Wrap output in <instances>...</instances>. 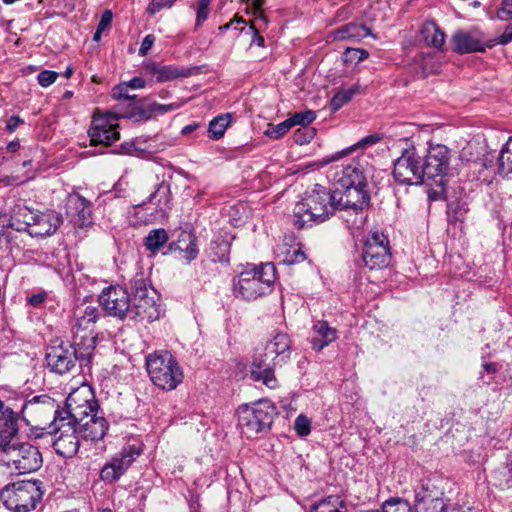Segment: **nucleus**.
I'll return each mask as SVG.
<instances>
[{
    "label": "nucleus",
    "mask_w": 512,
    "mask_h": 512,
    "mask_svg": "<svg viewBox=\"0 0 512 512\" xmlns=\"http://www.w3.org/2000/svg\"><path fill=\"white\" fill-rule=\"evenodd\" d=\"M181 103H171V104H158V103H153L151 105V112H155V113H159V114H164V113H167V112H170V111H174V110H177L178 108L181 107Z\"/></svg>",
    "instance_id": "obj_51"
},
{
    "label": "nucleus",
    "mask_w": 512,
    "mask_h": 512,
    "mask_svg": "<svg viewBox=\"0 0 512 512\" xmlns=\"http://www.w3.org/2000/svg\"><path fill=\"white\" fill-rule=\"evenodd\" d=\"M176 0H152L148 6V12L155 14L164 8H170Z\"/></svg>",
    "instance_id": "obj_50"
},
{
    "label": "nucleus",
    "mask_w": 512,
    "mask_h": 512,
    "mask_svg": "<svg viewBox=\"0 0 512 512\" xmlns=\"http://www.w3.org/2000/svg\"><path fill=\"white\" fill-rule=\"evenodd\" d=\"M133 297L131 298L129 320L153 322L160 316V309L156 303L157 294L152 287H148L145 280L135 278L131 281Z\"/></svg>",
    "instance_id": "obj_12"
},
{
    "label": "nucleus",
    "mask_w": 512,
    "mask_h": 512,
    "mask_svg": "<svg viewBox=\"0 0 512 512\" xmlns=\"http://www.w3.org/2000/svg\"><path fill=\"white\" fill-rule=\"evenodd\" d=\"M289 119L293 127L297 125L306 127L316 119V113L312 110H306L293 114Z\"/></svg>",
    "instance_id": "obj_43"
},
{
    "label": "nucleus",
    "mask_w": 512,
    "mask_h": 512,
    "mask_svg": "<svg viewBox=\"0 0 512 512\" xmlns=\"http://www.w3.org/2000/svg\"><path fill=\"white\" fill-rule=\"evenodd\" d=\"M381 138L382 137L378 134H372V135L365 136L364 138L359 140L357 143H355L351 147L344 149L341 152H338L337 154L333 155L328 162L338 160L342 156H345V155L351 153L352 151H355L356 149H363L368 146H372V145L378 143L381 140Z\"/></svg>",
    "instance_id": "obj_37"
},
{
    "label": "nucleus",
    "mask_w": 512,
    "mask_h": 512,
    "mask_svg": "<svg viewBox=\"0 0 512 512\" xmlns=\"http://www.w3.org/2000/svg\"><path fill=\"white\" fill-rule=\"evenodd\" d=\"M294 428L299 436H307L311 431V422L305 415L301 414L295 419Z\"/></svg>",
    "instance_id": "obj_47"
},
{
    "label": "nucleus",
    "mask_w": 512,
    "mask_h": 512,
    "mask_svg": "<svg viewBox=\"0 0 512 512\" xmlns=\"http://www.w3.org/2000/svg\"><path fill=\"white\" fill-rule=\"evenodd\" d=\"M147 203L152 204L155 209L156 216L165 217L172 208V196L170 190V184L162 181L157 184L155 191L152 192ZM146 205V202L138 204L135 208L140 209Z\"/></svg>",
    "instance_id": "obj_25"
},
{
    "label": "nucleus",
    "mask_w": 512,
    "mask_h": 512,
    "mask_svg": "<svg viewBox=\"0 0 512 512\" xmlns=\"http://www.w3.org/2000/svg\"><path fill=\"white\" fill-rule=\"evenodd\" d=\"M126 84L132 89H139L145 86V80L141 77H134L130 81L126 82Z\"/></svg>",
    "instance_id": "obj_59"
},
{
    "label": "nucleus",
    "mask_w": 512,
    "mask_h": 512,
    "mask_svg": "<svg viewBox=\"0 0 512 512\" xmlns=\"http://www.w3.org/2000/svg\"><path fill=\"white\" fill-rule=\"evenodd\" d=\"M152 72L158 82H165L187 75L173 66L153 67Z\"/></svg>",
    "instance_id": "obj_39"
},
{
    "label": "nucleus",
    "mask_w": 512,
    "mask_h": 512,
    "mask_svg": "<svg viewBox=\"0 0 512 512\" xmlns=\"http://www.w3.org/2000/svg\"><path fill=\"white\" fill-rule=\"evenodd\" d=\"M450 150L442 144L429 145L423 154L425 184L429 186L428 198L431 201L444 199L449 170Z\"/></svg>",
    "instance_id": "obj_4"
},
{
    "label": "nucleus",
    "mask_w": 512,
    "mask_h": 512,
    "mask_svg": "<svg viewBox=\"0 0 512 512\" xmlns=\"http://www.w3.org/2000/svg\"><path fill=\"white\" fill-rule=\"evenodd\" d=\"M313 136H314V130L305 132V131H302L301 129H297L294 132L293 138L297 144L303 145L305 143L310 142V140L313 138Z\"/></svg>",
    "instance_id": "obj_52"
},
{
    "label": "nucleus",
    "mask_w": 512,
    "mask_h": 512,
    "mask_svg": "<svg viewBox=\"0 0 512 512\" xmlns=\"http://www.w3.org/2000/svg\"><path fill=\"white\" fill-rule=\"evenodd\" d=\"M512 42V27L507 28L499 37V44L506 45Z\"/></svg>",
    "instance_id": "obj_60"
},
{
    "label": "nucleus",
    "mask_w": 512,
    "mask_h": 512,
    "mask_svg": "<svg viewBox=\"0 0 512 512\" xmlns=\"http://www.w3.org/2000/svg\"><path fill=\"white\" fill-rule=\"evenodd\" d=\"M367 36H372L375 38V35L372 34L368 27L356 22H350L342 25L330 33V37L335 41L358 42Z\"/></svg>",
    "instance_id": "obj_28"
},
{
    "label": "nucleus",
    "mask_w": 512,
    "mask_h": 512,
    "mask_svg": "<svg viewBox=\"0 0 512 512\" xmlns=\"http://www.w3.org/2000/svg\"><path fill=\"white\" fill-rule=\"evenodd\" d=\"M292 127V123L288 118L276 125L269 124L267 130L265 131V134L269 138L276 140L284 136Z\"/></svg>",
    "instance_id": "obj_40"
},
{
    "label": "nucleus",
    "mask_w": 512,
    "mask_h": 512,
    "mask_svg": "<svg viewBox=\"0 0 512 512\" xmlns=\"http://www.w3.org/2000/svg\"><path fill=\"white\" fill-rule=\"evenodd\" d=\"M453 51L458 54L484 52L485 45L477 31H456L451 37Z\"/></svg>",
    "instance_id": "obj_24"
},
{
    "label": "nucleus",
    "mask_w": 512,
    "mask_h": 512,
    "mask_svg": "<svg viewBox=\"0 0 512 512\" xmlns=\"http://www.w3.org/2000/svg\"><path fill=\"white\" fill-rule=\"evenodd\" d=\"M23 226H17V231H27L32 237H46L56 232L61 224L60 217L53 211L33 212L24 215Z\"/></svg>",
    "instance_id": "obj_20"
},
{
    "label": "nucleus",
    "mask_w": 512,
    "mask_h": 512,
    "mask_svg": "<svg viewBox=\"0 0 512 512\" xmlns=\"http://www.w3.org/2000/svg\"><path fill=\"white\" fill-rule=\"evenodd\" d=\"M250 28L254 31V38L253 42L256 43L258 46L263 47L264 46V38L259 35L258 28H256L254 25H251Z\"/></svg>",
    "instance_id": "obj_61"
},
{
    "label": "nucleus",
    "mask_w": 512,
    "mask_h": 512,
    "mask_svg": "<svg viewBox=\"0 0 512 512\" xmlns=\"http://www.w3.org/2000/svg\"><path fill=\"white\" fill-rule=\"evenodd\" d=\"M311 512H347V507L339 496L331 495L313 504Z\"/></svg>",
    "instance_id": "obj_33"
},
{
    "label": "nucleus",
    "mask_w": 512,
    "mask_h": 512,
    "mask_svg": "<svg viewBox=\"0 0 512 512\" xmlns=\"http://www.w3.org/2000/svg\"><path fill=\"white\" fill-rule=\"evenodd\" d=\"M498 171L507 177L512 174V136L502 147L498 157Z\"/></svg>",
    "instance_id": "obj_36"
},
{
    "label": "nucleus",
    "mask_w": 512,
    "mask_h": 512,
    "mask_svg": "<svg viewBox=\"0 0 512 512\" xmlns=\"http://www.w3.org/2000/svg\"><path fill=\"white\" fill-rule=\"evenodd\" d=\"M129 89L130 87L126 84V82H124L118 84L112 90L113 98L130 102L129 110L124 113L123 116L135 120L148 119L150 117V113L143 108L142 101L137 100L136 95L129 94Z\"/></svg>",
    "instance_id": "obj_26"
},
{
    "label": "nucleus",
    "mask_w": 512,
    "mask_h": 512,
    "mask_svg": "<svg viewBox=\"0 0 512 512\" xmlns=\"http://www.w3.org/2000/svg\"><path fill=\"white\" fill-rule=\"evenodd\" d=\"M312 332L313 336L310 343L312 348L318 352L338 338L337 330L324 320L316 321L312 327Z\"/></svg>",
    "instance_id": "obj_29"
},
{
    "label": "nucleus",
    "mask_w": 512,
    "mask_h": 512,
    "mask_svg": "<svg viewBox=\"0 0 512 512\" xmlns=\"http://www.w3.org/2000/svg\"><path fill=\"white\" fill-rule=\"evenodd\" d=\"M146 370L152 383L165 391H172L183 381V371L167 350L154 351L146 356Z\"/></svg>",
    "instance_id": "obj_6"
},
{
    "label": "nucleus",
    "mask_w": 512,
    "mask_h": 512,
    "mask_svg": "<svg viewBox=\"0 0 512 512\" xmlns=\"http://www.w3.org/2000/svg\"><path fill=\"white\" fill-rule=\"evenodd\" d=\"M423 153L414 145L402 149L401 155L395 160L393 177L400 185L425 184L423 170Z\"/></svg>",
    "instance_id": "obj_15"
},
{
    "label": "nucleus",
    "mask_w": 512,
    "mask_h": 512,
    "mask_svg": "<svg viewBox=\"0 0 512 512\" xmlns=\"http://www.w3.org/2000/svg\"><path fill=\"white\" fill-rule=\"evenodd\" d=\"M432 501L423 502L422 509H415L416 512H444L445 503L442 498L438 496V493L433 495Z\"/></svg>",
    "instance_id": "obj_45"
},
{
    "label": "nucleus",
    "mask_w": 512,
    "mask_h": 512,
    "mask_svg": "<svg viewBox=\"0 0 512 512\" xmlns=\"http://www.w3.org/2000/svg\"><path fill=\"white\" fill-rule=\"evenodd\" d=\"M169 236L165 229H153L144 239L146 249L153 254L158 252L168 241Z\"/></svg>",
    "instance_id": "obj_34"
},
{
    "label": "nucleus",
    "mask_w": 512,
    "mask_h": 512,
    "mask_svg": "<svg viewBox=\"0 0 512 512\" xmlns=\"http://www.w3.org/2000/svg\"><path fill=\"white\" fill-rule=\"evenodd\" d=\"M265 0H253V8H254V15L256 16L257 20L263 21L266 23V18L263 15L262 6L264 5Z\"/></svg>",
    "instance_id": "obj_56"
},
{
    "label": "nucleus",
    "mask_w": 512,
    "mask_h": 512,
    "mask_svg": "<svg viewBox=\"0 0 512 512\" xmlns=\"http://www.w3.org/2000/svg\"><path fill=\"white\" fill-rule=\"evenodd\" d=\"M276 414V407L267 399L244 404L237 410V427L246 438H255L270 429Z\"/></svg>",
    "instance_id": "obj_5"
},
{
    "label": "nucleus",
    "mask_w": 512,
    "mask_h": 512,
    "mask_svg": "<svg viewBox=\"0 0 512 512\" xmlns=\"http://www.w3.org/2000/svg\"><path fill=\"white\" fill-rule=\"evenodd\" d=\"M437 491L431 490L428 486L422 485L415 490L414 507L415 509H422L423 502H431L432 496L437 494Z\"/></svg>",
    "instance_id": "obj_42"
},
{
    "label": "nucleus",
    "mask_w": 512,
    "mask_h": 512,
    "mask_svg": "<svg viewBox=\"0 0 512 512\" xmlns=\"http://www.w3.org/2000/svg\"><path fill=\"white\" fill-rule=\"evenodd\" d=\"M154 42H155L154 35H152V34L146 35L140 45L139 55L146 56L148 54L149 50L151 49V47L153 46Z\"/></svg>",
    "instance_id": "obj_53"
},
{
    "label": "nucleus",
    "mask_w": 512,
    "mask_h": 512,
    "mask_svg": "<svg viewBox=\"0 0 512 512\" xmlns=\"http://www.w3.org/2000/svg\"><path fill=\"white\" fill-rule=\"evenodd\" d=\"M82 345L60 341L50 345L46 350L45 360L47 367L54 373L63 375L70 372L79 361L88 364L92 355H82Z\"/></svg>",
    "instance_id": "obj_13"
},
{
    "label": "nucleus",
    "mask_w": 512,
    "mask_h": 512,
    "mask_svg": "<svg viewBox=\"0 0 512 512\" xmlns=\"http://www.w3.org/2000/svg\"><path fill=\"white\" fill-rule=\"evenodd\" d=\"M22 123H23V120H22L20 117H18V116H16V115L11 116V117L7 120V123H6V129H7L8 131H10V132H13V131H15V130L19 127V125H20V124H22Z\"/></svg>",
    "instance_id": "obj_58"
},
{
    "label": "nucleus",
    "mask_w": 512,
    "mask_h": 512,
    "mask_svg": "<svg viewBox=\"0 0 512 512\" xmlns=\"http://www.w3.org/2000/svg\"><path fill=\"white\" fill-rule=\"evenodd\" d=\"M57 77V72L44 70L38 74L37 80L42 87H48L56 81Z\"/></svg>",
    "instance_id": "obj_49"
},
{
    "label": "nucleus",
    "mask_w": 512,
    "mask_h": 512,
    "mask_svg": "<svg viewBox=\"0 0 512 512\" xmlns=\"http://www.w3.org/2000/svg\"><path fill=\"white\" fill-rule=\"evenodd\" d=\"M80 437L85 442L98 443L106 436L109 423L103 416L95 413L87 419L75 422Z\"/></svg>",
    "instance_id": "obj_22"
},
{
    "label": "nucleus",
    "mask_w": 512,
    "mask_h": 512,
    "mask_svg": "<svg viewBox=\"0 0 512 512\" xmlns=\"http://www.w3.org/2000/svg\"><path fill=\"white\" fill-rule=\"evenodd\" d=\"M113 20V14L110 10H105L101 16V19L97 25V28L100 31L106 30L108 27H110Z\"/></svg>",
    "instance_id": "obj_54"
},
{
    "label": "nucleus",
    "mask_w": 512,
    "mask_h": 512,
    "mask_svg": "<svg viewBox=\"0 0 512 512\" xmlns=\"http://www.w3.org/2000/svg\"><path fill=\"white\" fill-rule=\"evenodd\" d=\"M99 303L107 315L129 319L131 298L126 288L120 285L105 288L99 295Z\"/></svg>",
    "instance_id": "obj_19"
},
{
    "label": "nucleus",
    "mask_w": 512,
    "mask_h": 512,
    "mask_svg": "<svg viewBox=\"0 0 512 512\" xmlns=\"http://www.w3.org/2000/svg\"><path fill=\"white\" fill-rule=\"evenodd\" d=\"M175 249L184 252V257L189 261L195 259L198 254L196 239L191 233L188 232H182L180 234L177 247Z\"/></svg>",
    "instance_id": "obj_35"
},
{
    "label": "nucleus",
    "mask_w": 512,
    "mask_h": 512,
    "mask_svg": "<svg viewBox=\"0 0 512 512\" xmlns=\"http://www.w3.org/2000/svg\"><path fill=\"white\" fill-rule=\"evenodd\" d=\"M382 512H412V508L405 500L392 499L384 503Z\"/></svg>",
    "instance_id": "obj_44"
},
{
    "label": "nucleus",
    "mask_w": 512,
    "mask_h": 512,
    "mask_svg": "<svg viewBox=\"0 0 512 512\" xmlns=\"http://www.w3.org/2000/svg\"><path fill=\"white\" fill-rule=\"evenodd\" d=\"M497 17L502 21L512 19V0H502L500 8L497 10Z\"/></svg>",
    "instance_id": "obj_48"
},
{
    "label": "nucleus",
    "mask_w": 512,
    "mask_h": 512,
    "mask_svg": "<svg viewBox=\"0 0 512 512\" xmlns=\"http://www.w3.org/2000/svg\"><path fill=\"white\" fill-rule=\"evenodd\" d=\"M391 260L389 240L381 232H371L363 246L362 261L370 270L386 268Z\"/></svg>",
    "instance_id": "obj_17"
},
{
    "label": "nucleus",
    "mask_w": 512,
    "mask_h": 512,
    "mask_svg": "<svg viewBox=\"0 0 512 512\" xmlns=\"http://www.w3.org/2000/svg\"><path fill=\"white\" fill-rule=\"evenodd\" d=\"M66 212L71 220L80 227L91 223V204L84 197L70 195L66 202Z\"/></svg>",
    "instance_id": "obj_27"
},
{
    "label": "nucleus",
    "mask_w": 512,
    "mask_h": 512,
    "mask_svg": "<svg viewBox=\"0 0 512 512\" xmlns=\"http://www.w3.org/2000/svg\"><path fill=\"white\" fill-rule=\"evenodd\" d=\"M46 298H47V293L40 292V293L31 295L28 299V302L32 306H39L45 302Z\"/></svg>",
    "instance_id": "obj_57"
},
{
    "label": "nucleus",
    "mask_w": 512,
    "mask_h": 512,
    "mask_svg": "<svg viewBox=\"0 0 512 512\" xmlns=\"http://www.w3.org/2000/svg\"><path fill=\"white\" fill-rule=\"evenodd\" d=\"M357 92V85L352 86L348 89L339 90L337 93L334 94L330 101L331 110L334 112L339 110L341 107H343V105L348 103Z\"/></svg>",
    "instance_id": "obj_38"
},
{
    "label": "nucleus",
    "mask_w": 512,
    "mask_h": 512,
    "mask_svg": "<svg viewBox=\"0 0 512 512\" xmlns=\"http://www.w3.org/2000/svg\"><path fill=\"white\" fill-rule=\"evenodd\" d=\"M483 368L487 373H495L497 371V365L495 363H485Z\"/></svg>",
    "instance_id": "obj_63"
},
{
    "label": "nucleus",
    "mask_w": 512,
    "mask_h": 512,
    "mask_svg": "<svg viewBox=\"0 0 512 512\" xmlns=\"http://www.w3.org/2000/svg\"><path fill=\"white\" fill-rule=\"evenodd\" d=\"M423 41L430 47L442 50L445 44V33L432 20L423 23L420 29Z\"/></svg>",
    "instance_id": "obj_30"
},
{
    "label": "nucleus",
    "mask_w": 512,
    "mask_h": 512,
    "mask_svg": "<svg viewBox=\"0 0 512 512\" xmlns=\"http://www.w3.org/2000/svg\"><path fill=\"white\" fill-rule=\"evenodd\" d=\"M42 482L39 480H24L6 485L0 499L7 509L13 512H29L36 508L42 499Z\"/></svg>",
    "instance_id": "obj_7"
},
{
    "label": "nucleus",
    "mask_w": 512,
    "mask_h": 512,
    "mask_svg": "<svg viewBox=\"0 0 512 512\" xmlns=\"http://www.w3.org/2000/svg\"><path fill=\"white\" fill-rule=\"evenodd\" d=\"M8 227L14 228L15 230L17 228L12 222V218L9 214H0V235H4V229Z\"/></svg>",
    "instance_id": "obj_55"
},
{
    "label": "nucleus",
    "mask_w": 512,
    "mask_h": 512,
    "mask_svg": "<svg viewBox=\"0 0 512 512\" xmlns=\"http://www.w3.org/2000/svg\"><path fill=\"white\" fill-rule=\"evenodd\" d=\"M232 122V114L224 113L214 117L208 125V135L212 140L221 139L226 129L230 126Z\"/></svg>",
    "instance_id": "obj_32"
},
{
    "label": "nucleus",
    "mask_w": 512,
    "mask_h": 512,
    "mask_svg": "<svg viewBox=\"0 0 512 512\" xmlns=\"http://www.w3.org/2000/svg\"><path fill=\"white\" fill-rule=\"evenodd\" d=\"M367 185H360L359 187L351 186L349 188H342L334 190L336 196L337 208L343 211L352 210L355 212V219H351L348 216H342L352 233L360 230L366 221L367 215L365 208L369 204L370 196L367 191Z\"/></svg>",
    "instance_id": "obj_9"
},
{
    "label": "nucleus",
    "mask_w": 512,
    "mask_h": 512,
    "mask_svg": "<svg viewBox=\"0 0 512 512\" xmlns=\"http://www.w3.org/2000/svg\"><path fill=\"white\" fill-rule=\"evenodd\" d=\"M363 159L356 157L347 163L336 164L328 171L329 180L335 185V190L351 186L367 185V171Z\"/></svg>",
    "instance_id": "obj_16"
},
{
    "label": "nucleus",
    "mask_w": 512,
    "mask_h": 512,
    "mask_svg": "<svg viewBox=\"0 0 512 512\" xmlns=\"http://www.w3.org/2000/svg\"><path fill=\"white\" fill-rule=\"evenodd\" d=\"M99 310L91 304H81L74 311L72 325L73 340L82 345V355H93L96 348L95 323L99 318Z\"/></svg>",
    "instance_id": "obj_11"
},
{
    "label": "nucleus",
    "mask_w": 512,
    "mask_h": 512,
    "mask_svg": "<svg viewBox=\"0 0 512 512\" xmlns=\"http://www.w3.org/2000/svg\"><path fill=\"white\" fill-rule=\"evenodd\" d=\"M0 457L7 467L18 474L37 471L43 462L39 449L28 442H21L19 437L0 450Z\"/></svg>",
    "instance_id": "obj_8"
},
{
    "label": "nucleus",
    "mask_w": 512,
    "mask_h": 512,
    "mask_svg": "<svg viewBox=\"0 0 512 512\" xmlns=\"http://www.w3.org/2000/svg\"><path fill=\"white\" fill-rule=\"evenodd\" d=\"M334 191L316 184L293 209V223L298 229L319 224L329 219L337 208Z\"/></svg>",
    "instance_id": "obj_2"
},
{
    "label": "nucleus",
    "mask_w": 512,
    "mask_h": 512,
    "mask_svg": "<svg viewBox=\"0 0 512 512\" xmlns=\"http://www.w3.org/2000/svg\"><path fill=\"white\" fill-rule=\"evenodd\" d=\"M140 453L133 448H124L106 462L100 472L104 482L114 483L123 476Z\"/></svg>",
    "instance_id": "obj_21"
},
{
    "label": "nucleus",
    "mask_w": 512,
    "mask_h": 512,
    "mask_svg": "<svg viewBox=\"0 0 512 512\" xmlns=\"http://www.w3.org/2000/svg\"><path fill=\"white\" fill-rule=\"evenodd\" d=\"M275 254L279 262L285 265L301 263L306 259V254L302 251L300 244H279L276 247Z\"/></svg>",
    "instance_id": "obj_31"
},
{
    "label": "nucleus",
    "mask_w": 512,
    "mask_h": 512,
    "mask_svg": "<svg viewBox=\"0 0 512 512\" xmlns=\"http://www.w3.org/2000/svg\"><path fill=\"white\" fill-rule=\"evenodd\" d=\"M18 437V415L0 400V450Z\"/></svg>",
    "instance_id": "obj_23"
},
{
    "label": "nucleus",
    "mask_w": 512,
    "mask_h": 512,
    "mask_svg": "<svg viewBox=\"0 0 512 512\" xmlns=\"http://www.w3.org/2000/svg\"><path fill=\"white\" fill-rule=\"evenodd\" d=\"M19 147H20L19 142H17V141H12V142H10V143L7 145V150H8L9 152H12V153H13V152H16V151L19 149Z\"/></svg>",
    "instance_id": "obj_64"
},
{
    "label": "nucleus",
    "mask_w": 512,
    "mask_h": 512,
    "mask_svg": "<svg viewBox=\"0 0 512 512\" xmlns=\"http://www.w3.org/2000/svg\"><path fill=\"white\" fill-rule=\"evenodd\" d=\"M276 280V269L272 263L250 265L233 281L236 297L251 301L271 292Z\"/></svg>",
    "instance_id": "obj_3"
},
{
    "label": "nucleus",
    "mask_w": 512,
    "mask_h": 512,
    "mask_svg": "<svg viewBox=\"0 0 512 512\" xmlns=\"http://www.w3.org/2000/svg\"><path fill=\"white\" fill-rule=\"evenodd\" d=\"M99 404L92 387L83 384L73 390L65 401V406L54 414L63 416L68 421H82L89 416L98 413Z\"/></svg>",
    "instance_id": "obj_14"
},
{
    "label": "nucleus",
    "mask_w": 512,
    "mask_h": 512,
    "mask_svg": "<svg viewBox=\"0 0 512 512\" xmlns=\"http://www.w3.org/2000/svg\"><path fill=\"white\" fill-rule=\"evenodd\" d=\"M118 117L114 113L93 115L91 126L88 130L91 145L110 146L119 140Z\"/></svg>",
    "instance_id": "obj_18"
},
{
    "label": "nucleus",
    "mask_w": 512,
    "mask_h": 512,
    "mask_svg": "<svg viewBox=\"0 0 512 512\" xmlns=\"http://www.w3.org/2000/svg\"><path fill=\"white\" fill-rule=\"evenodd\" d=\"M369 53L361 48H347L344 52L345 62L359 63L368 58Z\"/></svg>",
    "instance_id": "obj_46"
},
{
    "label": "nucleus",
    "mask_w": 512,
    "mask_h": 512,
    "mask_svg": "<svg viewBox=\"0 0 512 512\" xmlns=\"http://www.w3.org/2000/svg\"><path fill=\"white\" fill-rule=\"evenodd\" d=\"M212 0H198L195 11H196V20H195V30L203 25V23L208 19L210 14V5Z\"/></svg>",
    "instance_id": "obj_41"
},
{
    "label": "nucleus",
    "mask_w": 512,
    "mask_h": 512,
    "mask_svg": "<svg viewBox=\"0 0 512 512\" xmlns=\"http://www.w3.org/2000/svg\"><path fill=\"white\" fill-rule=\"evenodd\" d=\"M49 428L50 431L37 434L36 438L49 437L55 452L63 457L69 458L77 453L82 439L74 421L55 414Z\"/></svg>",
    "instance_id": "obj_10"
},
{
    "label": "nucleus",
    "mask_w": 512,
    "mask_h": 512,
    "mask_svg": "<svg viewBox=\"0 0 512 512\" xmlns=\"http://www.w3.org/2000/svg\"><path fill=\"white\" fill-rule=\"evenodd\" d=\"M291 355V340L288 334L277 332L265 346V353L256 356L250 367V378L261 382L269 389H277L279 381L274 367L286 364Z\"/></svg>",
    "instance_id": "obj_1"
},
{
    "label": "nucleus",
    "mask_w": 512,
    "mask_h": 512,
    "mask_svg": "<svg viewBox=\"0 0 512 512\" xmlns=\"http://www.w3.org/2000/svg\"><path fill=\"white\" fill-rule=\"evenodd\" d=\"M198 124L194 123V124H190V125H187L185 127L182 128V134L183 135H187V134H190L192 133L194 130H196L198 128Z\"/></svg>",
    "instance_id": "obj_62"
}]
</instances>
